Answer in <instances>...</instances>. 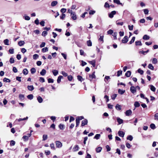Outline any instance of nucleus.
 I'll list each match as a JSON object with an SVG mask.
<instances>
[{"mask_svg":"<svg viewBox=\"0 0 158 158\" xmlns=\"http://www.w3.org/2000/svg\"><path fill=\"white\" fill-rule=\"evenodd\" d=\"M41 51L43 53L45 52L48 51V48L47 47L44 48L42 49Z\"/></svg>","mask_w":158,"mask_h":158,"instance_id":"obj_23","label":"nucleus"},{"mask_svg":"<svg viewBox=\"0 0 158 158\" xmlns=\"http://www.w3.org/2000/svg\"><path fill=\"white\" fill-rule=\"evenodd\" d=\"M135 45L136 46H141L142 44L140 41H136L135 42Z\"/></svg>","mask_w":158,"mask_h":158,"instance_id":"obj_31","label":"nucleus"},{"mask_svg":"<svg viewBox=\"0 0 158 158\" xmlns=\"http://www.w3.org/2000/svg\"><path fill=\"white\" fill-rule=\"evenodd\" d=\"M47 34V31H43L42 34V35L44 36H45Z\"/></svg>","mask_w":158,"mask_h":158,"instance_id":"obj_55","label":"nucleus"},{"mask_svg":"<svg viewBox=\"0 0 158 158\" xmlns=\"http://www.w3.org/2000/svg\"><path fill=\"white\" fill-rule=\"evenodd\" d=\"M128 38L127 36H125L122 40V42L123 43H126L128 41Z\"/></svg>","mask_w":158,"mask_h":158,"instance_id":"obj_5","label":"nucleus"},{"mask_svg":"<svg viewBox=\"0 0 158 158\" xmlns=\"http://www.w3.org/2000/svg\"><path fill=\"white\" fill-rule=\"evenodd\" d=\"M31 73L32 74L36 72V70L35 68H33L31 69Z\"/></svg>","mask_w":158,"mask_h":158,"instance_id":"obj_53","label":"nucleus"},{"mask_svg":"<svg viewBox=\"0 0 158 158\" xmlns=\"http://www.w3.org/2000/svg\"><path fill=\"white\" fill-rule=\"evenodd\" d=\"M27 97L28 98V99L30 100H31L33 98V96L32 94H30L28 95L27 96Z\"/></svg>","mask_w":158,"mask_h":158,"instance_id":"obj_37","label":"nucleus"},{"mask_svg":"<svg viewBox=\"0 0 158 158\" xmlns=\"http://www.w3.org/2000/svg\"><path fill=\"white\" fill-rule=\"evenodd\" d=\"M95 13V10H90L89 12V14L90 15H94Z\"/></svg>","mask_w":158,"mask_h":158,"instance_id":"obj_56","label":"nucleus"},{"mask_svg":"<svg viewBox=\"0 0 158 158\" xmlns=\"http://www.w3.org/2000/svg\"><path fill=\"white\" fill-rule=\"evenodd\" d=\"M116 14V11H113L109 14V17L110 18H112L114 16V15H115Z\"/></svg>","mask_w":158,"mask_h":158,"instance_id":"obj_7","label":"nucleus"},{"mask_svg":"<svg viewBox=\"0 0 158 158\" xmlns=\"http://www.w3.org/2000/svg\"><path fill=\"white\" fill-rule=\"evenodd\" d=\"M150 89L153 92H155V91L156 89L154 86H153V85H150Z\"/></svg>","mask_w":158,"mask_h":158,"instance_id":"obj_34","label":"nucleus"},{"mask_svg":"<svg viewBox=\"0 0 158 158\" xmlns=\"http://www.w3.org/2000/svg\"><path fill=\"white\" fill-rule=\"evenodd\" d=\"M50 146L51 147V148L53 150H55V147L54 146V144L53 143H52L50 144Z\"/></svg>","mask_w":158,"mask_h":158,"instance_id":"obj_38","label":"nucleus"},{"mask_svg":"<svg viewBox=\"0 0 158 158\" xmlns=\"http://www.w3.org/2000/svg\"><path fill=\"white\" fill-rule=\"evenodd\" d=\"M118 93L119 94L122 95L125 92V90L121 89H119L118 90Z\"/></svg>","mask_w":158,"mask_h":158,"instance_id":"obj_14","label":"nucleus"},{"mask_svg":"<svg viewBox=\"0 0 158 158\" xmlns=\"http://www.w3.org/2000/svg\"><path fill=\"white\" fill-rule=\"evenodd\" d=\"M131 72L130 71H128L126 72L125 74V75L127 77H129L131 76Z\"/></svg>","mask_w":158,"mask_h":158,"instance_id":"obj_16","label":"nucleus"},{"mask_svg":"<svg viewBox=\"0 0 158 158\" xmlns=\"http://www.w3.org/2000/svg\"><path fill=\"white\" fill-rule=\"evenodd\" d=\"M10 62L11 64L15 62L14 59L13 57H11L10 59Z\"/></svg>","mask_w":158,"mask_h":158,"instance_id":"obj_51","label":"nucleus"},{"mask_svg":"<svg viewBox=\"0 0 158 158\" xmlns=\"http://www.w3.org/2000/svg\"><path fill=\"white\" fill-rule=\"evenodd\" d=\"M134 105L135 107H139L140 106V104L138 102H135L134 104Z\"/></svg>","mask_w":158,"mask_h":158,"instance_id":"obj_35","label":"nucleus"},{"mask_svg":"<svg viewBox=\"0 0 158 158\" xmlns=\"http://www.w3.org/2000/svg\"><path fill=\"white\" fill-rule=\"evenodd\" d=\"M3 81L4 82H10V79H9L8 78H4L3 79Z\"/></svg>","mask_w":158,"mask_h":158,"instance_id":"obj_33","label":"nucleus"},{"mask_svg":"<svg viewBox=\"0 0 158 158\" xmlns=\"http://www.w3.org/2000/svg\"><path fill=\"white\" fill-rule=\"evenodd\" d=\"M79 147L78 145H76L73 148V152H76L78 151L79 150Z\"/></svg>","mask_w":158,"mask_h":158,"instance_id":"obj_11","label":"nucleus"},{"mask_svg":"<svg viewBox=\"0 0 158 158\" xmlns=\"http://www.w3.org/2000/svg\"><path fill=\"white\" fill-rule=\"evenodd\" d=\"M103 38H104V36L103 35L100 36V37L98 40L99 41H102V43H103L104 42Z\"/></svg>","mask_w":158,"mask_h":158,"instance_id":"obj_47","label":"nucleus"},{"mask_svg":"<svg viewBox=\"0 0 158 158\" xmlns=\"http://www.w3.org/2000/svg\"><path fill=\"white\" fill-rule=\"evenodd\" d=\"M24 18L25 20H29L30 19V18L29 16H27L26 15H25L24 16Z\"/></svg>","mask_w":158,"mask_h":158,"instance_id":"obj_45","label":"nucleus"},{"mask_svg":"<svg viewBox=\"0 0 158 158\" xmlns=\"http://www.w3.org/2000/svg\"><path fill=\"white\" fill-rule=\"evenodd\" d=\"M9 40L8 39H6L4 41V43L6 45H9Z\"/></svg>","mask_w":158,"mask_h":158,"instance_id":"obj_26","label":"nucleus"},{"mask_svg":"<svg viewBox=\"0 0 158 158\" xmlns=\"http://www.w3.org/2000/svg\"><path fill=\"white\" fill-rule=\"evenodd\" d=\"M76 127H77L78 126L80 123V120H79L78 118H76Z\"/></svg>","mask_w":158,"mask_h":158,"instance_id":"obj_50","label":"nucleus"},{"mask_svg":"<svg viewBox=\"0 0 158 158\" xmlns=\"http://www.w3.org/2000/svg\"><path fill=\"white\" fill-rule=\"evenodd\" d=\"M101 136V135L100 134H97L95 135L94 137V139H99Z\"/></svg>","mask_w":158,"mask_h":158,"instance_id":"obj_28","label":"nucleus"},{"mask_svg":"<svg viewBox=\"0 0 158 158\" xmlns=\"http://www.w3.org/2000/svg\"><path fill=\"white\" fill-rule=\"evenodd\" d=\"M117 121L119 124H120L123 123V120L118 117L117 118Z\"/></svg>","mask_w":158,"mask_h":158,"instance_id":"obj_13","label":"nucleus"},{"mask_svg":"<svg viewBox=\"0 0 158 158\" xmlns=\"http://www.w3.org/2000/svg\"><path fill=\"white\" fill-rule=\"evenodd\" d=\"M122 73V70H119L117 72V76L118 77L119 76L121 75Z\"/></svg>","mask_w":158,"mask_h":158,"instance_id":"obj_52","label":"nucleus"},{"mask_svg":"<svg viewBox=\"0 0 158 158\" xmlns=\"http://www.w3.org/2000/svg\"><path fill=\"white\" fill-rule=\"evenodd\" d=\"M110 77L109 76H106L105 79L104 81L106 83H107V81H108L110 79Z\"/></svg>","mask_w":158,"mask_h":158,"instance_id":"obj_42","label":"nucleus"},{"mask_svg":"<svg viewBox=\"0 0 158 158\" xmlns=\"http://www.w3.org/2000/svg\"><path fill=\"white\" fill-rule=\"evenodd\" d=\"M149 36L146 35H144L143 37V39L144 40H148L149 39Z\"/></svg>","mask_w":158,"mask_h":158,"instance_id":"obj_25","label":"nucleus"},{"mask_svg":"<svg viewBox=\"0 0 158 158\" xmlns=\"http://www.w3.org/2000/svg\"><path fill=\"white\" fill-rule=\"evenodd\" d=\"M61 74L64 77H66L68 75L67 73H65L64 71H61Z\"/></svg>","mask_w":158,"mask_h":158,"instance_id":"obj_62","label":"nucleus"},{"mask_svg":"<svg viewBox=\"0 0 158 158\" xmlns=\"http://www.w3.org/2000/svg\"><path fill=\"white\" fill-rule=\"evenodd\" d=\"M33 57L34 59L36 60L39 57V55L35 54L33 55Z\"/></svg>","mask_w":158,"mask_h":158,"instance_id":"obj_48","label":"nucleus"},{"mask_svg":"<svg viewBox=\"0 0 158 158\" xmlns=\"http://www.w3.org/2000/svg\"><path fill=\"white\" fill-rule=\"evenodd\" d=\"M152 63L154 64H156L157 63V60L156 58H154L152 60Z\"/></svg>","mask_w":158,"mask_h":158,"instance_id":"obj_46","label":"nucleus"},{"mask_svg":"<svg viewBox=\"0 0 158 158\" xmlns=\"http://www.w3.org/2000/svg\"><path fill=\"white\" fill-rule=\"evenodd\" d=\"M48 138V136L47 135H44L43 136V140L44 141L46 140Z\"/></svg>","mask_w":158,"mask_h":158,"instance_id":"obj_43","label":"nucleus"},{"mask_svg":"<svg viewBox=\"0 0 158 158\" xmlns=\"http://www.w3.org/2000/svg\"><path fill=\"white\" fill-rule=\"evenodd\" d=\"M150 127L151 129H154L156 128V126L154 124L152 123L150 125Z\"/></svg>","mask_w":158,"mask_h":158,"instance_id":"obj_57","label":"nucleus"},{"mask_svg":"<svg viewBox=\"0 0 158 158\" xmlns=\"http://www.w3.org/2000/svg\"><path fill=\"white\" fill-rule=\"evenodd\" d=\"M102 148L100 147H98L96 149V151L97 152H101V150H102Z\"/></svg>","mask_w":158,"mask_h":158,"instance_id":"obj_27","label":"nucleus"},{"mask_svg":"<svg viewBox=\"0 0 158 158\" xmlns=\"http://www.w3.org/2000/svg\"><path fill=\"white\" fill-rule=\"evenodd\" d=\"M28 119V117H27L26 118H19L18 119H16V121L17 120L18 122H20V121H23V120H27Z\"/></svg>","mask_w":158,"mask_h":158,"instance_id":"obj_21","label":"nucleus"},{"mask_svg":"<svg viewBox=\"0 0 158 158\" xmlns=\"http://www.w3.org/2000/svg\"><path fill=\"white\" fill-rule=\"evenodd\" d=\"M88 123V120L86 119H85L83 120L81 122V126L83 127L87 125Z\"/></svg>","mask_w":158,"mask_h":158,"instance_id":"obj_4","label":"nucleus"},{"mask_svg":"<svg viewBox=\"0 0 158 158\" xmlns=\"http://www.w3.org/2000/svg\"><path fill=\"white\" fill-rule=\"evenodd\" d=\"M88 62L90 64H91L94 67H95L96 61L95 60H93L90 61H88Z\"/></svg>","mask_w":158,"mask_h":158,"instance_id":"obj_10","label":"nucleus"},{"mask_svg":"<svg viewBox=\"0 0 158 158\" xmlns=\"http://www.w3.org/2000/svg\"><path fill=\"white\" fill-rule=\"evenodd\" d=\"M23 74L25 75H27L28 73V71L26 69H23Z\"/></svg>","mask_w":158,"mask_h":158,"instance_id":"obj_36","label":"nucleus"},{"mask_svg":"<svg viewBox=\"0 0 158 158\" xmlns=\"http://www.w3.org/2000/svg\"><path fill=\"white\" fill-rule=\"evenodd\" d=\"M113 32L114 31L113 30L110 29L107 31V33L108 34L111 35L113 33Z\"/></svg>","mask_w":158,"mask_h":158,"instance_id":"obj_59","label":"nucleus"},{"mask_svg":"<svg viewBox=\"0 0 158 158\" xmlns=\"http://www.w3.org/2000/svg\"><path fill=\"white\" fill-rule=\"evenodd\" d=\"M118 134L119 136L122 137H124L125 135V133L122 131H119L118 132Z\"/></svg>","mask_w":158,"mask_h":158,"instance_id":"obj_9","label":"nucleus"},{"mask_svg":"<svg viewBox=\"0 0 158 158\" xmlns=\"http://www.w3.org/2000/svg\"><path fill=\"white\" fill-rule=\"evenodd\" d=\"M133 138L132 136L131 135H128L127 137V139L131 141H132L133 139Z\"/></svg>","mask_w":158,"mask_h":158,"instance_id":"obj_41","label":"nucleus"},{"mask_svg":"<svg viewBox=\"0 0 158 158\" xmlns=\"http://www.w3.org/2000/svg\"><path fill=\"white\" fill-rule=\"evenodd\" d=\"M57 4V2L56 1H53L52 2L51 5L52 6H56Z\"/></svg>","mask_w":158,"mask_h":158,"instance_id":"obj_30","label":"nucleus"},{"mask_svg":"<svg viewBox=\"0 0 158 158\" xmlns=\"http://www.w3.org/2000/svg\"><path fill=\"white\" fill-rule=\"evenodd\" d=\"M31 133H30L28 134V136L24 135L23 136V138L26 140H27L28 139V138L31 136Z\"/></svg>","mask_w":158,"mask_h":158,"instance_id":"obj_18","label":"nucleus"},{"mask_svg":"<svg viewBox=\"0 0 158 158\" xmlns=\"http://www.w3.org/2000/svg\"><path fill=\"white\" fill-rule=\"evenodd\" d=\"M9 52L10 54H13L14 53V49H10L9 50Z\"/></svg>","mask_w":158,"mask_h":158,"instance_id":"obj_60","label":"nucleus"},{"mask_svg":"<svg viewBox=\"0 0 158 158\" xmlns=\"http://www.w3.org/2000/svg\"><path fill=\"white\" fill-rule=\"evenodd\" d=\"M27 89L30 91H32L34 89V87L33 85H28L27 87Z\"/></svg>","mask_w":158,"mask_h":158,"instance_id":"obj_19","label":"nucleus"},{"mask_svg":"<svg viewBox=\"0 0 158 158\" xmlns=\"http://www.w3.org/2000/svg\"><path fill=\"white\" fill-rule=\"evenodd\" d=\"M25 43L24 41H19L18 43V44L20 46H23Z\"/></svg>","mask_w":158,"mask_h":158,"instance_id":"obj_29","label":"nucleus"},{"mask_svg":"<svg viewBox=\"0 0 158 158\" xmlns=\"http://www.w3.org/2000/svg\"><path fill=\"white\" fill-rule=\"evenodd\" d=\"M137 71L138 73H140L141 75H142L143 73V71L140 69L138 70Z\"/></svg>","mask_w":158,"mask_h":158,"instance_id":"obj_54","label":"nucleus"},{"mask_svg":"<svg viewBox=\"0 0 158 158\" xmlns=\"http://www.w3.org/2000/svg\"><path fill=\"white\" fill-rule=\"evenodd\" d=\"M149 50H148L147 51H140L139 52V53H141V54H143L144 55H145L146 53H147L148 52H149Z\"/></svg>","mask_w":158,"mask_h":158,"instance_id":"obj_32","label":"nucleus"},{"mask_svg":"<svg viewBox=\"0 0 158 158\" xmlns=\"http://www.w3.org/2000/svg\"><path fill=\"white\" fill-rule=\"evenodd\" d=\"M46 70L44 69H43L40 72V74L42 76H44L46 73Z\"/></svg>","mask_w":158,"mask_h":158,"instance_id":"obj_22","label":"nucleus"},{"mask_svg":"<svg viewBox=\"0 0 158 158\" xmlns=\"http://www.w3.org/2000/svg\"><path fill=\"white\" fill-rule=\"evenodd\" d=\"M117 96V94H114L111 96V98L113 100H114L116 98V97Z\"/></svg>","mask_w":158,"mask_h":158,"instance_id":"obj_63","label":"nucleus"},{"mask_svg":"<svg viewBox=\"0 0 158 158\" xmlns=\"http://www.w3.org/2000/svg\"><path fill=\"white\" fill-rule=\"evenodd\" d=\"M154 119L155 120H158V113H156L154 116Z\"/></svg>","mask_w":158,"mask_h":158,"instance_id":"obj_64","label":"nucleus"},{"mask_svg":"<svg viewBox=\"0 0 158 158\" xmlns=\"http://www.w3.org/2000/svg\"><path fill=\"white\" fill-rule=\"evenodd\" d=\"M114 3H116L118 5L122 4V3H120L119 0H114Z\"/></svg>","mask_w":158,"mask_h":158,"instance_id":"obj_49","label":"nucleus"},{"mask_svg":"<svg viewBox=\"0 0 158 158\" xmlns=\"http://www.w3.org/2000/svg\"><path fill=\"white\" fill-rule=\"evenodd\" d=\"M77 78L79 81H81V82L84 80V79L80 75L77 76Z\"/></svg>","mask_w":158,"mask_h":158,"instance_id":"obj_20","label":"nucleus"},{"mask_svg":"<svg viewBox=\"0 0 158 158\" xmlns=\"http://www.w3.org/2000/svg\"><path fill=\"white\" fill-rule=\"evenodd\" d=\"M56 147L60 148L62 146V143L59 141H56Z\"/></svg>","mask_w":158,"mask_h":158,"instance_id":"obj_2","label":"nucleus"},{"mask_svg":"<svg viewBox=\"0 0 158 158\" xmlns=\"http://www.w3.org/2000/svg\"><path fill=\"white\" fill-rule=\"evenodd\" d=\"M135 37H133L131 40L129 42V43L130 44H131L132 43H133L135 40Z\"/></svg>","mask_w":158,"mask_h":158,"instance_id":"obj_44","label":"nucleus"},{"mask_svg":"<svg viewBox=\"0 0 158 158\" xmlns=\"http://www.w3.org/2000/svg\"><path fill=\"white\" fill-rule=\"evenodd\" d=\"M148 68L149 69L152 70H153L154 69V67L152 65V64H148Z\"/></svg>","mask_w":158,"mask_h":158,"instance_id":"obj_40","label":"nucleus"},{"mask_svg":"<svg viewBox=\"0 0 158 158\" xmlns=\"http://www.w3.org/2000/svg\"><path fill=\"white\" fill-rule=\"evenodd\" d=\"M52 72L54 76H56L58 73V70L56 69L53 70Z\"/></svg>","mask_w":158,"mask_h":158,"instance_id":"obj_12","label":"nucleus"},{"mask_svg":"<svg viewBox=\"0 0 158 158\" xmlns=\"http://www.w3.org/2000/svg\"><path fill=\"white\" fill-rule=\"evenodd\" d=\"M95 72H94L91 74H90L89 79L91 81L93 79H95L96 78V76L95 74Z\"/></svg>","mask_w":158,"mask_h":158,"instance_id":"obj_1","label":"nucleus"},{"mask_svg":"<svg viewBox=\"0 0 158 158\" xmlns=\"http://www.w3.org/2000/svg\"><path fill=\"white\" fill-rule=\"evenodd\" d=\"M59 127L60 129H63L64 128V125L63 124H60L59 125Z\"/></svg>","mask_w":158,"mask_h":158,"instance_id":"obj_61","label":"nucleus"},{"mask_svg":"<svg viewBox=\"0 0 158 158\" xmlns=\"http://www.w3.org/2000/svg\"><path fill=\"white\" fill-rule=\"evenodd\" d=\"M132 113V112L131 110H127L125 113L126 115L127 116H129L130 115H131V114Z\"/></svg>","mask_w":158,"mask_h":158,"instance_id":"obj_6","label":"nucleus"},{"mask_svg":"<svg viewBox=\"0 0 158 158\" xmlns=\"http://www.w3.org/2000/svg\"><path fill=\"white\" fill-rule=\"evenodd\" d=\"M87 44L88 46H91L92 45V43L91 41L90 40L87 41Z\"/></svg>","mask_w":158,"mask_h":158,"instance_id":"obj_39","label":"nucleus"},{"mask_svg":"<svg viewBox=\"0 0 158 158\" xmlns=\"http://www.w3.org/2000/svg\"><path fill=\"white\" fill-rule=\"evenodd\" d=\"M130 89L131 92L133 94L135 93L136 91V88L133 86H131L130 87Z\"/></svg>","mask_w":158,"mask_h":158,"instance_id":"obj_3","label":"nucleus"},{"mask_svg":"<svg viewBox=\"0 0 158 158\" xmlns=\"http://www.w3.org/2000/svg\"><path fill=\"white\" fill-rule=\"evenodd\" d=\"M115 108L117 110H120L121 109V106L118 104H117L115 106Z\"/></svg>","mask_w":158,"mask_h":158,"instance_id":"obj_15","label":"nucleus"},{"mask_svg":"<svg viewBox=\"0 0 158 158\" xmlns=\"http://www.w3.org/2000/svg\"><path fill=\"white\" fill-rule=\"evenodd\" d=\"M19 99L21 100H23L24 99V95L22 94H19Z\"/></svg>","mask_w":158,"mask_h":158,"instance_id":"obj_17","label":"nucleus"},{"mask_svg":"<svg viewBox=\"0 0 158 158\" xmlns=\"http://www.w3.org/2000/svg\"><path fill=\"white\" fill-rule=\"evenodd\" d=\"M63 78V77L62 76H60L58 77L57 79V82L58 83H59L60 82L61 79Z\"/></svg>","mask_w":158,"mask_h":158,"instance_id":"obj_24","label":"nucleus"},{"mask_svg":"<svg viewBox=\"0 0 158 158\" xmlns=\"http://www.w3.org/2000/svg\"><path fill=\"white\" fill-rule=\"evenodd\" d=\"M71 18L73 20H76L77 19V16L75 12H73L71 15Z\"/></svg>","mask_w":158,"mask_h":158,"instance_id":"obj_8","label":"nucleus"},{"mask_svg":"<svg viewBox=\"0 0 158 158\" xmlns=\"http://www.w3.org/2000/svg\"><path fill=\"white\" fill-rule=\"evenodd\" d=\"M67 77H68V80L69 81H71L72 80L73 78V76L71 75H69V76H68Z\"/></svg>","mask_w":158,"mask_h":158,"instance_id":"obj_58","label":"nucleus"}]
</instances>
